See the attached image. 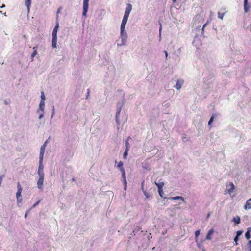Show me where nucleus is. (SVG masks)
<instances>
[{
  "label": "nucleus",
  "instance_id": "f257e3e1",
  "mask_svg": "<svg viewBox=\"0 0 251 251\" xmlns=\"http://www.w3.org/2000/svg\"><path fill=\"white\" fill-rule=\"evenodd\" d=\"M59 28V23L58 22L56 23V24L53 30L52 35V47L53 48H55L57 47V31Z\"/></svg>",
  "mask_w": 251,
  "mask_h": 251
},
{
  "label": "nucleus",
  "instance_id": "f03ea898",
  "mask_svg": "<svg viewBox=\"0 0 251 251\" xmlns=\"http://www.w3.org/2000/svg\"><path fill=\"white\" fill-rule=\"evenodd\" d=\"M120 38L121 43H117L118 46H123L126 45L127 39V34L126 31H120Z\"/></svg>",
  "mask_w": 251,
  "mask_h": 251
},
{
  "label": "nucleus",
  "instance_id": "7ed1b4c3",
  "mask_svg": "<svg viewBox=\"0 0 251 251\" xmlns=\"http://www.w3.org/2000/svg\"><path fill=\"white\" fill-rule=\"evenodd\" d=\"M89 1V0H83L82 15L85 17H86L87 13L88 10Z\"/></svg>",
  "mask_w": 251,
  "mask_h": 251
},
{
  "label": "nucleus",
  "instance_id": "20e7f679",
  "mask_svg": "<svg viewBox=\"0 0 251 251\" xmlns=\"http://www.w3.org/2000/svg\"><path fill=\"white\" fill-rule=\"evenodd\" d=\"M121 109H122V108H121L120 107H117L115 118H116V123L117 125V129H119L118 126L120 125V121H119V114L121 111Z\"/></svg>",
  "mask_w": 251,
  "mask_h": 251
},
{
  "label": "nucleus",
  "instance_id": "39448f33",
  "mask_svg": "<svg viewBox=\"0 0 251 251\" xmlns=\"http://www.w3.org/2000/svg\"><path fill=\"white\" fill-rule=\"evenodd\" d=\"M120 171L122 172V176L124 180V182L125 184V189H126L127 182L126 180V172L124 168H121Z\"/></svg>",
  "mask_w": 251,
  "mask_h": 251
},
{
  "label": "nucleus",
  "instance_id": "423d86ee",
  "mask_svg": "<svg viewBox=\"0 0 251 251\" xmlns=\"http://www.w3.org/2000/svg\"><path fill=\"white\" fill-rule=\"evenodd\" d=\"M22 190H23V188L21 186L20 183L18 182L17 183V192H16V198L21 197Z\"/></svg>",
  "mask_w": 251,
  "mask_h": 251
},
{
  "label": "nucleus",
  "instance_id": "0eeeda50",
  "mask_svg": "<svg viewBox=\"0 0 251 251\" xmlns=\"http://www.w3.org/2000/svg\"><path fill=\"white\" fill-rule=\"evenodd\" d=\"M44 177H39L37 182V187L40 190L43 189V185L44 182Z\"/></svg>",
  "mask_w": 251,
  "mask_h": 251
},
{
  "label": "nucleus",
  "instance_id": "6e6552de",
  "mask_svg": "<svg viewBox=\"0 0 251 251\" xmlns=\"http://www.w3.org/2000/svg\"><path fill=\"white\" fill-rule=\"evenodd\" d=\"M132 5L130 3L127 4V6L126 9V11L124 13V15L129 16V14L132 10Z\"/></svg>",
  "mask_w": 251,
  "mask_h": 251
},
{
  "label": "nucleus",
  "instance_id": "1a4fd4ad",
  "mask_svg": "<svg viewBox=\"0 0 251 251\" xmlns=\"http://www.w3.org/2000/svg\"><path fill=\"white\" fill-rule=\"evenodd\" d=\"M184 83V81L182 79H179L177 80L176 83L175 87L177 90H179L181 89L182 85H183Z\"/></svg>",
  "mask_w": 251,
  "mask_h": 251
},
{
  "label": "nucleus",
  "instance_id": "9d476101",
  "mask_svg": "<svg viewBox=\"0 0 251 251\" xmlns=\"http://www.w3.org/2000/svg\"><path fill=\"white\" fill-rule=\"evenodd\" d=\"M47 141H46L40 148L39 157H43L45 152V148L46 147Z\"/></svg>",
  "mask_w": 251,
  "mask_h": 251
},
{
  "label": "nucleus",
  "instance_id": "9b49d317",
  "mask_svg": "<svg viewBox=\"0 0 251 251\" xmlns=\"http://www.w3.org/2000/svg\"><path fill=\"white\" fill-rule=\"evenodd\" d=\"M244 208L246 210L251 209V198L247 201Z\"/></svg>",
  "mask_w": 251,
  "mask_h": 251
},
{
  "label": "nucleus",
  "instance_id": "f8f14e48",
  "mask_svg": "<svg viewBox=\"0 0 251 251\" xmlns=\"http://www.w3.org/2000/svg\"><path fill=\"white\" fill-rule=\"evenodd\" d=\"M202 19V17L200 15L198 14L193 19L194 23L196 25L197 21L199 23Z\"/></svg>",
  "mask_w": 251,
  "mask_h": 251
},
{
  "label": "nucleus",
  "instance_id": "ddd939ff",
  "mask_svg": "<svg viewBox=\"0 0 251 251\" xmlns=\"http://www.w3.org/2000/svg\"><path fill=\"white\" fill-rule=\"evenodd\" d=\"M213 233L214 230L213 229L209 230L206 235V239L209 240H211L212 238L211 236L213 235Z\"/></svg>",
  "mask_w": 251,
  "mask_h": 251
},
{
  "label": "nucleus",
  "instance_id": "4468645a",
  "mask_svg": "<svg viewBox=\"0 0 251 251\" xmlns=\"http://www.w3.org/2000/svg\"><path fill=\"white\" fill-rule=\"evenodd\" d=\"M43 157H39V165L38 170H43L44 166L43 165Z\"/></svg>",
  "mask_w": 251,
  "mask_h": 251
},
{
  "label": "nucleus",
  "instance_id": "2eb2a0df",
  "mask_svg": "<svg viewBox=\"0 0 251 251\" xmlns=\"http://www.w3.org/2000/svg\"><path fill=\"white\" fill-rule=\"evenodd\" d=\"M33 52L31 55V61H33V58L37 55V46L34 47L33 48Z\"/></svg>",
  "mask_w": 251,
  "mask_h": 251
},
{
  "label": "nucleus",
  "instance_id": "dca6fc26",
  "mask_svg": "<svg viewBox=\"0 0 251 251\" xmlns=\"http://www.w3.org/2000/svg\"><path fill=\"white\" fill-rule=\"evenodd\" d=\"M232 221L235 223L236 225L239 224L241 222L240 218L239 216L234 217L232 219Z\"/></svg>",
  "mask_w": 251,
  "mask_h": 251
},
{
  "label": "nucleus",
  "instance_id": "f3484780",
  "mask_svg": "<svg viewBox=\"0 0 251 251\" xmlns=\"http://www.w3.org/2000/svg\"><path fill=\"white\" fill-rule=\"evenodd\" d=\"M244 9L245 12H248L249 7L248 6V0H244Z\"/></svg>",
  "mask_w": 251,
  "mask_h": 251
},
{
  "label": "nucleus",
  "instance_id": "a211bd4d",
  "mask_svg": "<svg viewBox=\"0 0 251 251\" xmlns=\"http://www.w3.org/2000/svg\"><path fill=\"white\" fill-rule=\"evenodd\" d=\"M170 199L174 200H181L183 201H184V198L181 196H176L174 197H171Z\"/></svg>",
  "mask_w": 251,
  "mask_h": 251
},
{
  "label": "nucleus",
  "instance_id": "6ab92c4d",
  "mask_svg": "<svg viewBox=\"0 0 251 251\" xmlns=\"http://www.w3.org/2000/svg\"><path fill=\"white\" fill-rule=\"evenodd\" d=\"M251 228H248L247 231L245 233V236L247 239H249L251 237L250 235Z\"/></svg>",
  "mask_w": 251,
  "mask_h": 251
},
{
  "label": "nucleus",
  "instance_id": "aec40b11",
  "mask_svg": "<svg viewBox=\"0 0 251 251\" xmlns=\"http://www.w3.org/2000/svg\"><path fill=\"white\" fill-rule=\"evenodd\" d=\"M45 105H39V108L37 110V113H40V112H44Z\"/></svg>",
  "mask_w": 251,
  "mask_h": 251
},
{
  "label": "nucleus",
  "instance_id": "412c9836",
  "mask_svg": "<svg viewBox=\"0 0 251 251\" xmlns=\"http://www.w3.org/2000/svg\"><path fill=\"white\" fill-rule=\"evenodd\" d=\"M226 187H230V188L228 190V192L230 193L232 192L234 189V186L232 183H230V184L228 186H226Z\"/></svg>",
  "mask_w": 251,
  "mask_h": 251
},
{
  "label": "nucleus",
  "instance_id": "4be33fe9",
  "mask_svg": "<svg viewBox=\"0 0 251 251\" xmlns=\"http://www.w3.org/2000/svg\"><path fill=\"white\" fill-rule=\"evenodd\" d=\"M155 183L158 187V188H162L164 185V183L163 182H155Z\"/></svg>",
  "mask_w": 251,
  "mask_h": 251
},
{
  "label": "nucleus",
  "instance_id": "5701e85b",
  "mask_svg": "<svg viewBox=\"0 0 251 251\" xmlns=\"http://www.w3.org/2000/svg\"><path fill=\"white\" fill-rule=\"evenodd\" d=\"M31 3V0H25V5L26 6H27L28 8V11L29 10V7L30 6Z\"/></svg>",
  "mask_w": 251,
  "mask_h": 251
},
{
  "label": "nucleus",
  "instance_id": "b1692460",
  "mask_svg": "<svg viewBox=\"0 0 251 251\" xmlns=\"http://www.w3.org/2000/svg\"><path fill=\"white\" fill-rule=\"evenodd\" d=\"M126 23H124V22H122L120 27V31H126L125 30V26Z\"/></svg>",
  "mask_w": 251,
  "mask_h": 251
},
{
  "label": "nucleus",
  "instance_id": "393cba45",
  "mask_svg": "<svg viewBox=\"0 0 251 251\" xmlns=\"http://www.w3.org/2000/svg\"><path fill=\"white\" fill-rule=\"evenodd\" d=\"M129 139H131V138L130 137H128L127 140L126 142V150H129V149L130 148V144L128 142V140Z\"/></svg>",
  "mask_w": 251,
  "mask_h": 251
},
{
  "label": "nucleus",
  "instance_id": "a878e982",
  "mask_svg": "<svg viewBox=\"0 0 251 251\" xmlns=\"http://www.w3.org/2000/svg\"><path fill=\"white\" fill-rule=\"evenodd\" d=\"M196 243H197V245L198 247L201 250H202V251H206L205 250V249H204V247H203V245H202L201 243H200L198 242V241H197V242H196Z\"/></svg>",
  "mask_w": 251,
  "mask_h": 251
},
{
  "label": "nucleus",
  "instance_id": "bb28decb",
  "mask_svg": "<svg viewBox=\"0 0 251 251\" xmlns=\"http://www.w3.org/2000/svg\"><path fill=\"white\" fill-rule=\"evenodd\" d=\"M37 174L39 177H44V173L43 170H38Z\"/></svg>",
  "mask_w": 251,
  "mask_h": 251
},
{
  "label": "nucleus",
  "instance_id": "cd10ccee",
  "mask_svg": "<svg viewBox=\"0 0 251 251\" xmlns=\"http://www.w3.org/2000/svg\"><path fill=\"white\" fill-rule=\"evenodd\" d=\"M200 230H196L195 231V241H196V242H197L198 237L200 235Z\"/></svg>",
  "mask_w": 251,
  "mask_h": 251
},
{
  "label": "nucleus",
  "instance_id": "c85d7f7f",
  "mask_svg": "<svg viewBox=\"0 0 251 251\" xmlns=\"http://www.w3.org/2000/svg\"><path fill=\"white\" fill-rule=\"evenodd\" d=\"M128 17V16L124 15L122 22H124V23H127Z\"/></svg>",
  "mask_w": 251,
  "mask_h": 251
},
{
  "label": "nucleus",
  "instance_id": "c756f323",
  "mask_svg": "<svg viewBox=\"0 0 251 251\" xmlns=\"http://www.w3.org/2000/svg\"><path fill=\"white\" fill-rule=\"evenodd\" d=\"M214 115H213L210 118V120L208 122V126H210L211 125L212 123L213 122V121L214 120Z\"/></svg>",
  "mask_w": 251,
  "mask_h": 251
},
{
  "label": "nucleus",
  "instance_id": "7c9ffc66",
  "mask_svg": "<svg viewBox=\"0 0 251 251\" xmlns=\"http://www.w3.org/2000/svg\"><path fill=\"white\" fill-rule=\"evenodd\" d=\"M158 193H159V195L160 196V197H161L162 198H163V192L162 188H158Z\"/></svg>",
  "mask_w": 251,
  "mask_h": 251
},
{
  "label": "nucleus",
  "instance_id": "2f4dec72",
  "mask_svg": "<svg viewBox=\"0 0 251 251\" xmlns=\"http://www.w3.org/2000/svg\"><path fill=\"white\" fill-rule=\"evenodd\" d=\"M22 199L21 197L17 198V202L18 206H20V204L22 202Z\"/></svg>",
  "mask_w": 251,
  "mask_h": 251
},
{
  "label": "nucleus",
  "instance_id": "473e14b6",
  "mask_svg": "<svg viewBox=\"0 0 251 251\" xmlns=\"http://www.w3.org/2000/svg\"><path fill=\"white\" fill-rule=\"evenodd\" d=\"M243 232V230H238L236 232V236L239 237L240 235L242 234Z\"/></svg>",
  "mask_w": 251,
  "mask_h": 251
},
{
  "label": "nucleus",
  "instance_id": "72a5a7b5",
  "mask_svg": "<svg viewBox=\"0 0 251 251\" xmlns=\"http://www.w3.org/2000/svg\"><path fill=\"white\" fill-rule=\"evenodd\" d=\"M39 114V115L38 118L39 120H41L44 117V112H40Z\"/></svg>",
  "mask_w": 251,
  "mask_h": 251
},
{
  "label": "nucleus",
  "instance_id": "f704fd0d",
  "mask_svg": "<svg viewBox=\"0 0 251 251\" xmlns=\"http://www.w3.org/2000/svg\"><path fill=\"white\" fill-rule=\"evenodd\" d=\"M218 18L219 19H223L224 15V13H221V12H219L218 13Z\"/></svg>",
  "mask_w": 251,
  "mask_h": 251
},
{
  "label": "nucleus",
  "instance_id": "c9c22d12",
  "mask_svg": "<svg viewBox=\"0 0 251 251\" xmlns=\"http://www.w3.org/2000/svg\"><path fill=\"white\" fill-rule=\"evenodd\" d=\"M41 100H45L44 93L43 91L41 92Z\"/></svg>",
  "mask_w": 251,
  "mask_h": 251
},
{
  "label": "nucleus",
  "instance_id": "e433bc0d",
  "mask_svg": "<svg viewBox=\"0 0 251 251\" xmlns=\"http://www.w3.org/2000/svg\"><path fill=\"white\" fill-rule=\"evenodd\" d=\"M52 108V109L51 118H52L53 117V116L54 115V114H55V107H54V106L53 105Z\"/></svg>",
  "mask_w": 251,
  "mask_h": 251
},
{
  "label": "nucleus",
  "instance_id": "4c0bfd02",
  "mask_svg": "<svg viewBox=\"0 0 251 251\" xmlns=\"http://www.w3.org/2000/svg\"><path fill=\"white\" fill-rule=\"evenodd\" d=\"M128 150H126V151H125L124 154H123L124 158H126V156L128 154Z\"/></svg>",
  "mask_w": 251,
  "mask_h": 251
},
{
  "label": "nucleus",
  "instance_id": "58836bf2",
  "mask_svg": "<svg viewBox=\"0 0 251 251\" xmlns=\"http://www.w3.org/2000/svg\"><path fill=\"white\" fill-rule=\"evenodd\" d=\"M238 240H239V237L235 236V237L234 238V241L236 245H237L238 244Z\"/></svg>",
  "mask_w": 251,
  "mask_h": 251
},
{
  "label": "nucleus",
  "instance_id": "ea45409f",
  "mask_svg": "<svg viewBox=\"0 0 251 251\" xmlns=\"http://www.w3.org/2000/svg\"><path fill=\"white\" fill-rule=\"evenodd\" d=\"M123 163L122 161H120L118 163L117 167L120 168V169L121 168H123Z\"/></svg>",
  "mask_w": 251,
  "mask_h": 251
},
{
  "label": "nucleus",
  "instance_id": "a19ab883",
  "mask_svg": "<svg viewBox=\"0 0 251 251\" xmlns=\"http://www.w3.org/2000/svg\"><path fill=\"white\" fill-rule=\"evenodd\" d=\"M4 103L5 105H8L10 103V100H5L4 101Z\"/></svg>",
  "mask_w": 251,
  "mask_h": 251
},
{
  "label": "nucleus",
  "instance_id": "79ce46f5",
  "mask_svg": "<svg viewBox=\"0 0 251 251\" xmlns=\"http://www.w3.org/2000/svg\"><path fill=\"white\" fill-rule=\"evenodd\" d=\"M248 248L250 249V251H251V240H249L248 244Z\"/></svg>",
  "mask_w": 251,
  "mask_h": 251
},
{
  "label": "nucleus",
  "instance_id": "37998d69",
  "mask_svg": "<svg viewBox=\"0 0 251 251\" xmlns=\"http://www.w3.org/2000/svg\"><path fill=\"white\" fill-rule=\"evenodd\" d=\"M39 105H45V100H41Z\"/></svg>",
  "mask_w": 251,
  "mask_h": 251
},
{
  "label": "nucleus",
  "instance_id": "c03bdc74",
  "mask_svg": "<svg viewBox=\"0 0 251 251\" xmlns=\"http://www.w3.org/2000/svg\"><path fill=\"white\" fill-rule=\"evenodd\" d=\"M123 102L121 103V102H118L117 103V107H120L121 108H122V106H123Z\"/></svg>",
  "mask_w": 251,
  "mask_h": 251
},
{
  "label": "nucleus",
  "instance_id": "a18cd8bd",
  "mask_svg": "<svg viewBox=\"0 0 251 251\" xmlns=\"http://www.w3.org/2000/svg\"><path fill=\"white\" fill-rule=\"evenodd\" d=\"M40 202V200L38 201L36 203H35L32 206V207H36Z\"/></svg>",
  "mask_w": 251,
  "mask_h": 251
},
{
  "label": "nucleus",
  "instance_id": "49530a36",
  "mask_svg": "<svg viewBox=\"0 0 251 251\" xmlns=\"http://www.w3.org/2000/svg\"><path fill=\"white\" fill-rule=\"evenodd\" d=\"M4 176L3 175H1L0 176V185L1 184V182H2V180L3 179V178L4 177Z\"/></svg>",
  "mask_w": 251,
  "mask_h": 251
},
{
  "label": "nucleus",
  "instance_id": "de8ad7c7",
  "mask_svg": "<svg viewBox=\"0 0 251 251\" xmlns=\"http://www.w3.org/2000/svg\"><path fill=\"white\" fill-rule=\"evenodd\" d=\"M206 25H207V24H204V25H203V26H202V29H201V30H202L201 33H202V32H203V31H204V28H205V27L206 26Z\"/></svg>",
  "mask_w": 251,
  "mask_h": 251
},
{
  "label": "nucleus",
  "instance_id": "09e8293b",
  "mask_svg": "<svg viewBox=\"0 0 251 251\" xmlns=\"http://www.w3.org/2000/svg\"><path fill=\"white\" fill-rule=\"evenodd\" d=\"M161 30H162V26L160 25L159 27V36L161 37Z\"/></svg>",
  "mask_w": 251,
  "mask_h": 251
},
{
  "label": "nucleus",
  "instance_id": "8fccbe9b",
  "mask_svg": "<svg viewBox=\"0 0 251 251\" xmlns=\"http://www.w3.org/2000/svg\"><path fill=\"white\" fill-rule=\"evenodd\" d=\"M201 27V25H196L194 28H196L197 29H200V28Z\"/></svg>",
  "mask_w": 251,
  "mask_h": 251
},
{
  "label": "nucleus",
  "instance_id": "3c124183",
  "mask_svg": "<svg viewBox=\"0 0 251 251\" xmlns=\"http://www.w3.org/2000/svg\"><path fill=\"white\" fill-rule=\"evenodd\" d=\"M28 212H29V211H27L26 212V213L25 214V218H26L27 217Z\"/></svg>",
  "mask_w": 251,
  "mask_h": 251
},
{
  "label": "nucleus",
  "instance_id": "603ef678",
  "mask_svg": "<svg viewBox=\"0 0 251 251\" xmlns=\"http://www.w3.org/2000/svg\"><path fill=\"white\" fill-rule=\"evenodd\" d=\"M164 53L165 54L166 59H167V56H168V53H167V52L166 51H164Z\"/></svg>",
  "mask_w": 251,
  "mask_h": 251
},
{
  "label": "nucleus",
  "instance_id": "864d4df0",
  "mask_svg": "<svg viewBox=\"0 0 251 251\" xmlns=\"http://www.w3.org/2000/svg\"><path fill=\"white\" fill-rule=\"evenodd\" d=\"M0 13L4 14L5 16H6V13H3L2 11H0Z\"/></svg>",
  "mask_w": 251,
  "mask_h": 251
},
{
  "label": "nucleus",
  "instance_id": "5fc2aeb1",
  "mask_svg": "<svg viewBox=\"0 0 251 251\" xmlns=\"http://www.w3.org/2000/svg\"><path fill=\"white\" fill-rule=\"evenodd\" d=\"M5 5L4 4H2V5L0 7V8H3L5 7Z\"/></svg>",
  "mask_w": 251,
  "mask_h": 251
},
{
  "label": "nucleus",
  "instance_id": "6e6d98bb",
  "mask_svg": "<svg viewBox=\"0 0 251 251\" xmlns=\"http://www.w3.org/2000/svg\"><path fill=\"white\" fill-rule=\"evenodd\" d=\"M60 8H59L57 12V13H59L60 12Z\"/></svg>",
  "mask_w": 251,
  "mask_h": 251
},
{
  "label": "nucleus",
  "instance_id": "4d7b16f0",
  "mask_svg": "<svg viewBox=\"0 0 251 251\" xmlns=\"http://www.w3.org/2000/svg\"><path fill=\"white\" fill-rule=\"evenodd\" d=\"M145 195L146 196V197L147 198H148V197H149V196H148V194H146V193H145Z\"/></svg>",
  "mask_w": 251,
  "mask_h": 251
},
{
  "label": "nucleus",
  "instance_id": "13d9d810",
  "mask_svg": "<svg viewBox=\"0 0 251 251\" xmlns=\"http://www.w3.org/2000/svg\"><path fill=\"white\" fill-rule=\"evenodd\" d=\"M75 179L74 178H72V181H75Z\"/></svg>",
  "mask_w": 251,
  "mask_h": 251
},
{
  "label": "nucleus",
  "instance_id": "bf43d9fd",
  "mask_svg": "<svg viewBox=\"0 0 251 251\" xmlns=\"http://www.w3.org/2000/svg\"><path fill=\"white\" fill-rule=\"evenodd\" d=\"M143 183H144V181H143V182H142V188H143Z\"/></svg>",
  "mask_w": 251,
  "mask_h": 251
},
{
  "label": "nucleus",
  "instance_id": "052dcab7",
  "mask_svg": "<svg viewBox=\"0 0 251 251\" xmlns=\"http://www.w3.org/2000/svg\"><path fill=\"white\" fill-rule=\"evenodd\" d=\"M173 1L174 2H175L176 1V0H173Z\"/></svg>",
  "mask_w": 251,
  "mask_h": 251
},
{
  "label": "nucleus",
  "instance_id": "680f3d73",
  "mask_svg": "<svg viewBox=\"0 0 251 251\" xmlns=\"http://www.w3.org/2000/svg\"><path fill=\"white\" fill-rule=\"evenodd\" d=\"M209 216H210V214L209 213V214H208V215H207V217H209Z\"/></svg>",
  "mask_w": 251,
  "mask_h": 251
},
{
  "label": "nucleus",
  "instance_id": "e2e57ef3",
  "mask_svg": "<svg viewBox=\"0 0 251 251\" xmlns=\"http://www.w3.org/2000/svg\"><path fill=\"white\" fill-rule=\"evenodd\" d=\"M89 94V90H88V94Z\"/></svg>",
  "mask_w": 251,
  "mask_h": 251
}]
</instances>
